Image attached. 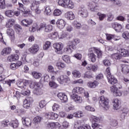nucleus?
<instances>
[{
    "label": "nucleus",
    "instance_id": "11",
    "mask_svg": "<svg viewBox=\"0 0 129 129\" xmlns=\"http://www.w3.org/2000/svg\"><path fill=\"white\" fill-rule=\"evenodd\" d=\"M45 116L48 119H56L58 118V114L54 112H47L45 113Z\"/></svg>",
    "mask_w": 129,
    "mask_h": 129
},
{
    "label": "nucleus",
    "instance_id": "56",
    "mask_svg": "<svg viewBox=\"0 0 129 129\" xmlns=\"http://www.w3.org/2000/svg\"><path fill=\"white\" fill-rule=\"evenodd\" d=\"M7 34L9 36H14V34H15V32H14V30L11 28H8L7 31Z\"/></svg>",
    "mask_w": 129,
    "mask_h": 129
},
{
    "label": "nucleus",
    "instance_id": "41",
    "mask_svg": "<svg viewBox=\"0 0 129 129\" xmlns=\"http://www.w3.org/2000/svg\"><path fill=\"white\" fill-rule=\"evenodd\" d=\"M73 26L76 28V29H80L81 28H82V26L81 25V24L79 22H78L77 21H75L73 22Z\"/></svg>",
    "mask_w": 129,
    "mask_h": 129
},
{
    "label": "nucleus",
    "instance_id": "42",
    "mask_svg": "<svg viewBox=\"0 0 129 129\" xmlns=\"http://www.w3.org/2000/svg\"><path fill=\"white\" fill-rule=\"evenodd\" d=\"M41 120H42V117L39 116H37L33 119V123L34 124H38L41 122Z\"/></svg>",
    "mask_w": 129,
    "mask_h": 129
},
{
    "label": "nucleus",
    "instance_id": "55",
    "mask_svg": "<svg viewBox=\"0 0 129 129\" xmlns=\"http://www.w3.org/2000/svg\"><path fill=\"white\" fill-rule=\"evenodd\" d=\"M51 46V42L50 41H46L45 44L43 45L44 50H48Z\"/></svg>",
    "mask_w": 129,
    "mask_h": 129
},
{
    "label": "nucleus",
    "instance_id": "14",
    "mask_svg": "<svg viewBox=\"0 0 129 129\" xmlns=\"http://www.w3.org/2000/svg\"><path fill=\"white\" fill-rule=\"evenodd\" d=\"M57 96L62 102H67L68 98L64 93H59L57 94Z\"/></svg>",
    "mask_w": 129,
    "mask_h": 129
},
{
    "label": "nucleus",
    "instance_id": "53",
    "mask_svg": "<svg viewBox=\"0 0 129 129\" xmlns=\"http://www.w3.org/2000/svg\"><path fill=\"white\" fill-rule=\"evenodd\" d=\"M62 59L66 62V63H69L71 62L70 57L69 55H66L62 56Z\"/></svg>",
    "mask_w": 129,
    "mask_h": 129
},
{
    "label": "nucleus",
    "instance_id": "22",
    "mask_svg": "<svg viewBox=\"0 0 129 129\" xmlns=\"http://www.w3.org/2000/svg\"><path fill=\"white\" fill-rule=\"evenodd\" d=\"M79 14L82 18H87V17H88V11L85 9H81V10L79 11Z\"/></svg>",
    "mask_w": 129,
    "mask_h": 129
},
{
    "label": "nucleus",
    "instance_id": "32",
    "mask_svg": "<svg viewBox=\"0 0 129 129\" xmlns=\"http://www.w3.org/2000/svg\"><path fill=\"white\" fill-rule=\"evenodd\" d=\"M14 24L15 20L13 19H10L8 20L6 24V28H11V27H13V26H14Z\"/></svg>",
    "mask_w": 129,
    "mask_h": 129
},
{
    "label": "nucleus",
    "instance_id": "12",
    "mask_svg": "<svg viewBox=\"0 0 129 129\" xmlns=\"http://www.w3.org/2000/svg\"><path fill=\"white\" fill-rule=\"evenodd\" d=\"M69 42V46H71L72 47V49H76V46L78 44H79L80 43V39L78 38H75L73 39V41H70Z\"/></svg>",
    "mask_w": 129,
    "mask_h": 129
},
{
    "label": "nucleus",
    "instance_id": "37",
    "mask_svg": "<svg viewBox=\"0 0 129 129\" xmlns=\"http://www.w3.org/2000/svg\"><path fill=\"white\" fill-rule=\"evenodd\" d=\"M32 75L34 77V78H35V79H40L41 77H42V74L40 73H38L37 72H33L32 73Z\"/></svg>",
    "mask_w": 129,
    "mask_h": 129
},
{
    "label": "nucleus",
    "instance_id": "33",
    "mask_svg": "<svg viewBox=\"0 0 129 129\" xmlns=\"http://www.w3.org/2000/svg\"><path fill=\"white\" fill-rule=\"evenodd\" d=\"M121 57H128L129 52L127 50L125 49H121L120 52Z\"/></svg>",
    "mask_w": 129,
    "mask_h": 129
},
{
    "label": "nucleus",
    "instance_id": "25",
    "mask_svg": "<svg viewBox=\"0 0 129 129\" xmlns=\"http://www.w3.org/2000/svg\"><path fill=\"white\" fill-rule=\"evenodd\" d=\"M71 97L76 102H81L82 101V98L77 95L76 93H73Z\"/></svg>",
    "mask_w": 129,
    "mask_h": 129
},
{
    "label": "nucleus",
    "instance_id": "3",
    "mask_svg": "<svg viewBox=\"0 0 129 129\" xmlns=\"http://www.w3.org/2000/svg\"><path fill=\"white\" fill-rule=\"evenodd\" d=\"M52 30L53 26L51 24L47 25L46 23H41L37 31H43L45 33H50Z\"/></svg>",
    "mask_w": 129,
    "mask_h": 129
},
{
    "label": "nucleus",
    "instance_id": "51",
    "mask_svg": "<svg viewBox=\"0 0 129 129\" xmlns=\"http://www.w3.org/2000/svg\"><path fill=\"white\" fill-rule=\"evenodd\" d=\"M114 19V16L112 14L109 13L107 14V19L108 22H112V21Z\"/></svg>",
    "mask_w": 129,
    "mask_h": 129
},
{
    "label": "nucleus",
    "instance_id": "13",
    "mask_svg": "<svg viewBox=\"0 0 129 129\" xmlns=\"http://www.w3.org/2000/svg\"><path fill=\"white\" fill-rule=\"evenodd\" d=\"M73 93H80V94H84L85 90L82 87H76L73 90Z\"/></svg>",
    "mask_w": 129,
    "mask_h": 129
},
{
    "label": "nucleus",
    "instance_id": "31",
    "mask_svg": "<svg viewBox=\"0 0 129 129\" xmlns=\"http://www.w3.org/2000/svg\"><path fill=\"white\" fill-rule=\"evenodd\" d=\"M99 83L96 81H94L93 82H89L87 83V86L90 88H95L97 85H98Z\"/></svg>",
    "mask_w": 129,
    "mask_h": 129
},
{
    "label": "nucleus",
    "instance_id": "38",
    "mask_svg": "<svg viewBox=\"0 0 129 129\" xmlns=\"http://www.w3.org/2000/svg\"><path fill=\"white\" fill-rule=\"evenodd\" d=\"M122 72L124 74H127L129 72V66L125 64L122 65Z\"/></svg>",
    "mask_w": 129,
    "mask_h": 129
},
{
    "label": "nucleus",
    "instance_id": "63",
    "mask_svg": "<svg viewBox=\"0 0 129 129\" xmlns=\"http://www.w3.org/2000/svg\"><path fill=\"white\" fill-rule=\"evenodd\" d=\"M72 48V46L69 45V42L68 43V46L66 48H64V52H69V51H71Z\"/></svg>",
    "mask_w": 129,
    "mask_h": 129
},
{
    "label": "nucleus",
    "instance_id": "39",
    "mask_svg": "<svg viewBox=\"0 0 129 129\" xmlns=\"http://www.w3.org/2000/svg\"><path fill=\"white\" fill-rule=\"evenodd\" d=\"M5 14L7 17L9 18H12V17L15 16V13H14V11L13 10H7L5 12Z\"/></svg>",
    "mask_w": 129,
    "mask_h": 129
},
{
    "label": "nucleus",
    "instance_id": "60",
    "mask_svg": "<svg viewBox=\"0 0 129 129\" xmlns=\"http://www.w3.org/2000/svg\"><path fill=\"white\" fill-rule=\"evenodd\" d=\"M61 14H62V11H61V10L59 9L55 10L53 13L54 16H60Z\"/></svg>",
    "mask_w": 129,
    "mask_h": 129
},
{
    "label": "nucleus",
    "instance_id": "35",
    "mask_svg": "<svg viewBox=\"0 0 129 129\" xmlns=\"http://www.w3.org/2000/svg\"><path fill=\"white\" fill-rule=\"evenodd\" d=\"M88 55L92 63H94L96 61L97 56L95 55V54L94 53H90Z\"/></svg>",
    "mask_w": 129,
    "mask_h": 129
},
{
    "label": "nucleus",
    "instance_id": "43",
    "mask_svg": "<svg viewBox=\"0 0 129 129\" xmlns=\"http://www.w3.org/2000/svg\"><path fill=\"white\" fill-rule=\"evenodd\" d=\"M72 74L74 77L76 78H80L81 77V74L80 72L77 71H74L72 72Z\"/></svg>",
    "mask_w": 129,
    "mask_h": 129
},
{
    "label": "nucleus",
    "instance_id": "15",
    "mask_svg": "<svg viewBox=\"0 0 129 129\" xmlns=\"http://www.w3.org/2000/svg\"><path fill=\"white\" fill-rule=\"evenodd\" d=\"M33 24V20L32 19H24L21 21L22 26L24 27H30Z\"/></svg>",
    "mask_w": 129,
    "mask_h": 129
},
{
    "label": "nucleus",
    "instance_id": "40",
    "mask_svg": "<svg viewBox=\"0 0 129 129\" xmlns=\"http://www.w3.org/2000/svg\"><path fill=\"white\" fill-rule=\"evenodd\" d=\"M11 126H12L13 128H17L19 126V122L18 120L12 121L9 123Z\"/></svg>",
    "mask_w": 129,
    "mask_h": 129
},
{
    "label": "nucleus",
    "instance_id": "21",
    "mask_svg": "<svg viewBox=\"0 0 129 129\" xmlns=\"http://www.w3.org/2000/svg\"><path fill=\"white\" fill-rule=\"evenodd\" d=\"M22 120L24 125H25V126H31L32 120L30 118L23 117L22 118Z\"/></svg>",
    "mask_w": 129,
    "mask_h": 129
},
{
    "label": "nucleus",
    "instance_id": "18",
    "mask_svg": "<svg viewBox=\"0 0 129 129\" xmlns=\"http://www.w3.org/2000/svg\"><path fill=\"white\" fill-rule=\"evenodd\" d=\"M111 26L113 29H114L116 32H120L121 29H122V26L119 23H112Z\"/></svg>",
    "mask_w": 129,
    "mask_h": 129
},
{
    "label": "nucleus",
    "instance_id": "7",
    "mask_svg": "<svg viewBox=\"0 0 129 129\" xmlns=\"http://www.w3.org/2000/svg\"><path fill=\"white\" fill-rule=\"evenodd\" d=\"M63 44L61 43H56L53 44V48L55 49V52L57 54H62V49H63Z\"/></svg>",
    "mask_w": 129,
    "mask_h": 129
},
{
    "label": "nucleus",
    "instance_id": "57",
    "mask_svg": "<svg viewBox=\"0 0 129 129\" xmlns=\"http://www.w3.org/2000/svg\"><path fill=\"white\" fill-rule=\"evenodd\" d=\"M85 108L86 110H87L88 111H95V108L93 107H91L90 105L86 106Z\"/></svg>",
    "mask_w": 129,
    "mask_h": 129
},
{
    "label": "nucleus",
    "instance_id": "46",
    "mask_svg": "<svg viewBox=\"0 0 129 129\" xmlns=\"http://www.w3.org/2000/svg\"><path fill=\"white\" fill-rule=\"evenodd\" d=\"M39 30V28H38V25L37 24H34L32 26V28H29V31L32 33H34V32H36V30Z\"/></svg>",
    "mask_w": 129,
    "mask_h": 129
},
{
    "label": "nucleus",
    "instance_id": "34",
    "mask_svg": "<svg viewBox=\"0 0 129 129\" xmlns=\"http://www.w3.org/2000/svg\"><path fill=\"white\" fill-rule=\"evenodd\" d=\"M84 116L83 112L82 111H79L74 113V117H77L78 118H80Z\"/></svg>",
    "mask_w": 129,
    "mask_h": 129
},
{
    "label": "nucleus",
    "instance_id": "49",
    "mask_svg": "<svg viewBox=\"0 0 129 129\" xmlns=\"http://www.w3.org/2000/svg\"><path fill=\"white\" fill-rule=\"evenodd\" d=\"M122 37L125 40H128V39H129V32H128V31H124L122 34Z\"/></svg>",
    "mask_w": 129,
    "mask_h": 129
},
{
    "label": "nucleus",
    "instance_id": "62",
    "mask_svg": "<svg viewBox=\"0 0 129 129\" xmlns=\"http://www.w3.org/2000/svg\"><path fill=\"white\" fill-rule=\"evenodd\" d=\"M78 129H91V126L89 125H84L78 127Z\"/></svg>",
    "mask_w": 129,
    "mask_h": 129
},
{
    "label": "nucleus",
    "instance_id": "50",
    "mask_svg": "<svg viewBox=\"0 0 129 129\" xmlns=\"http://www.w3.org/2000/svg\"><path fill=\"white\" fill-rule=\"evenodd\" d=\"M44 14L47 15V16L51 15V8L49 6H47L45 8Z\"/></svg>",
    "mask_w": 129,
    "mask_h": 129
},
{
    "label": "nucleus",
    "instance_id": "44",
    "mask_svg": "<svg viewBox=\"0 0 129 129\" xmlns=\"http://www.w3.org/2000/svg\"><path fill=\"white\" fill-rule=\"evenodd\" d=\"M90 119L92 120V121H94L95 122H98L100 120L99 117L94 115H91L90 117Z\"/></svg>",
    "mask_w": 129,
    "mask_h": 129
},
{
    "label": "nucleus",
    "instance_id": "1",
    "mask_svg": "<svg viewBox=\"0 0 129 129\" xmlns=\"http://www.w3.org/2000/svg\"><path fill=\"white\" fill-rule=\"evenodd\" d=\"M58 4L59 6L63 8H68V9H73L74 8V3L71 0H59Z\"/></svg>",
    "mask_w": 129,
    "mask_h": 129
},
{
    "label": "nucleus",
    "instance_id": "26",
    "mask_svg": "<svg viewBox=\"0 0 129 129\" xmlns=\"http://www.w3.org/2000/svg\"><path fill=\"white\" fill-rule=\"evenodd\" d=\"M47 126L50 129L58 128L60 126V124L58 122H51L47 124Z\"/></svg>",
    "mask_w": 129,
    "mask_h": 129
},
{
    "label": "nucleus",
    "instance_id": "23",
    "mask_svg": "<svg viewBox=\"0 0 129 129\" xmlns=\"http://www.w3.org/2000/svg\"><path fill=\"white\" fill-rule=\"evenodd\" d=\"M40 4V1H37L36 0H32L31 2V9L32 11H35V9L36 8L39 7V4Z\"/></svg>",
    "mask_w": 129,
    "mask_h": 129
},
{
    "label": "nucleus",
    "instance_id": "17",
    "mask_svg": "<svg viewBox=\"0 0 129 129\" xmlns=\"http://www.w3.org/2000/svg\"><path fill=\"white\" fill-rule=\"evenodd\" d=\"M66 25V22L63 19H58L56 22V25L59 29H63Z\"/></svg>",
    "mask_w": 129,
    "mask_h": 129
},
{
    "label": "nucleus",
    "instance_id": "8",
    "mask_svg": "<svg viewBox=\"0 0 129 129\" xmlns=\"http://www.w3.org/2000/svg\"><path fill=\"white\" fill-rule=\"evenodd\" d=\"M40 50V47L37 44H33L28 49V51L30 54H36Z\"/></svg>",
    "mask_w": 129,
    "mask_h": 129
},
{
    "label": "nucleus",
    "instance_id": "59",
    "mask_svg": "<svg viewBox=\"0 0 129 129\" xmlns=\"http://www.w3.org/2000/svg\"><path fill=\"white\" fill-rule=\"evenodd\" d=\"M60 108V105L57 103H54L52 106V110L53 111H56V110H58Z\"/></svg>",
    "mask_w": 129,
    "mask_h": 129
},
{
    "label": "nucleus",
    "instance_id": "5",
    "mask_svg": "<svg viewBox=\"0 0 129 129\" xmlns=\"http://www.w3.org/2000/svg\"><path fill=\"white\" fill-rule=\"evenodd\" d=\"M32 98H27L23 101V107L26 109H30L32 107Z\"/></svg>",
    "mask_w": 129,
    "mask_h": 129
},
{
    "label": "nucleus",
    "instance_id": "24",
    "mask_svg": "<svg viewBox=\"0 0 129 129\" xmlns=\"http://www.w3.org/2000/svg\"><path fill=\"white\" fill-rule=\"evenodd\" d=\"M113 106L115 109H118L120 106V101L118 99H114L112 101Z\"/></svg>",
    "mask_w": 129,
    "mask_h": 129
},
{
    "label": "nucleus",
    "instance_id": "28",
    "mask_svg": "<svg viewBox=\"0 0 129 129\" xmlns=\"http://www.w3.org/2000/svg\"><path fill=\"white\" fill-rule=\"evenodd\" d=\"M95 53L97 54V58L98 59L101 58L102 57V51H101L100 49L97 48L96 47L93 48Z\"/></svg>",
    "mask_w": 129,
    "mask_h": 129
},
{
    "label": "nucleus",
    "instance_id": "4",
    "mask_svg": "<svg viewBox=\"0 0 129 129\" xmlns=\"http://www.w3.org/2000/svg\"><path fill=\"white\" fill-rule=\"evenodd\" d=\"M30 88H33L34 93L36 94L37 95H41V93H40V84L37 82H34L33 83H31L30 85Z\"/></svg>",
    "mask_w": 129,
    "mask_h": 129
},
{
    "label": "nucleus",
    "instance_id": "16",
    "mask_svg": "<svg viewBox=\"0 0 129 129\" xmlns=\"http://www.w3.org/2000/svg\"><path fill=\"white\" fill-rule=\"evenodd\" d=\"M118 122L117 120L114 119H110L109 121V128H112V127H115L117 126Z\"/></svg>",
    "mask_w": 129,
    "mask_h": 129
},
{
    "label": "nucleus",
    "instance_id": "61",
    "mask_svg": "<svg viewBox=\"0 0 129 129\" xmlns=\"http://www.w3.org/2000/svg\"><path fill=\"white\" fill-rule=\"evenodd\" d=\"M0 9H6V2L5 0H0Z\"/></svg>",
    "mask_w": 129,
    "mask_h": 129
},
{
    "label": "nucleus",
    "instance_id": "48",
    "mask_svg": "<svg viewBox=\"0 0 129 129\" xmlns=\"http://www.w3.org/2000/svg\"><path fill=\"white\" fill-rule=\"evenodd\" d=\"M97 16H98L99 21H103L104 18H106V15L101 14V13H98Z\"/></svg>",
    "mask_w": 129,
    "mask_h": 129
},
{
    "label": "nucleus",
    "instance_id": "10",
    "mask_svg": "<svg viewBox=\"0 0 129 129\" xmlns=\"http://www.w3.org/2000/svg\"><path fill=\"white\" fill-rule=\"evenodd\" d=\"M88 7L91 12H96L98 10L97 4L94 2H90L88 4Z\"/></svg>",
    "mask_w": 129,
    "mask_h": 129
},
{
    "label": "nucleus",
    "instance_id": "36",
    "mask_svg": "<svg viewBox=\"0 0 129 129\" xmlns=\"http://www.w3.org/2000/svg\"><path fill=\"white\" fill-rule=\"evenodd\" d=\"M55 66L57 67L58 69H61V68H65L66 67V64L64 62L61 61H57L55 63Z\"/></svg>",
    "mask_w": 129,
    "mask_h": 129
},
{
    "label": "nucleus",
    "instance_id": "52",
    "mask_svg": "<svg viewBox=\"0 0 129 129\" xmlns=\"http://www.w3.org/2000/svg\"><path fill=\"white\" fill-rule=\"evenodd\" d=\"M17 86L22 89H26V85L24 84L23 82H18L17 83Z\"/></svg>",
    "mask_w": 129,
    "mask_h": 129
},
{
    "label": "nucleus",
    "instance_id": "27",
    "mask_svg": "<svg viewBox=\"0 0 129 129\" xmlns=\"http://www.w3.org/2000/svg\"><path fill=\"white\" fill-rule=\"evenodd\" d=\"M108 81L110 84L114 85L117 83V80L113 76H111L110 77H108L107 78Z\"/></svg>",
    "mask_w": 129,
    "mask_h": 129
},
{
    "label": "nucleus",
    "instance_id": "19",
    "mask_svg": "<svg viewBox=\"0 0 129 129\" xmlns=\"http://www.w3.org/2000/svg\"><path fill=\"white\" fill-rule=\"evenodd\" d=\"M11 52H12V48L11 47H5L2 49L1 54L3 56H7V55L11 54Z\"/></svg>",
    "mask_w": 129,
    "mask_h": 129
},
{
    "label": "nucleus",
    "instance_id": "54",
    "mask_svg": "<svg viewBox=\"0 0 129 129\" xmlns=\"http://www.w3.org/2000/svg\"><path fill=\"white\" fill-rule=\"evenodd\" d=\"M39 105L40 108H44L47 105V102L45 100H42L39 102Z\"/></svg>",
    "mask_w": 129,
    "mask_h": 129
},
{
    "label": "nucleus",
    "instance_id": "64",
    "mask_svg": "<svg viewBox=\"0 0 129 129\" xmlns=\"http://www.w3.org/2000/svg\"><path fill=\"white\" fill-rule=\"evenodd\" d=\"M65 109L66 111H70V110H74L75 108H74V106H69L66 107Z\"/></svg>",
    "mask_w": 129,
    "mask_h": 129
},
{
    "label": "nucleus",
    "instance_id": "58",
    "mask_svg": "<svg viewBox=\"0 0 129 129\" xmlns=\"http://www.w3.org/2000/svg\"><path fill=\"white\" fill-rule=\"evenodd\" d=\"M49 85L51 88H57V87H58V85L54 82H50Z\"/></svg>",
    "mask_w": 129,
    "mask_h": 129
},
{
    "label": "nucleus",
    "instance_id": "29",
    "mask_svg": "<svg viewBox=\"0 0 129 129\" xmlns=\"http://www.w3.org/2000/svg\"><path fill=\"white\" fill-rule=\"evenodd\" d=\"M22 65V61H18L16 63H11L10 66L11 69L12 70H16L17 68H19L20 66Z\"/></svg>",
    "mask_w": 129,
    "mask_h": 129
},
{
    "label": "nucleus",
    "instance_id": "47",
    "mask_svg": "<svg viewBox=\"0 0 129 129\" xmlns=\"http://www.w3.org/2000/svg\"><path fill=\"white\" fill-rule=\"evenodd\" d=\"M111 57L113 58V59H115V60H118V59L121 58V55L118 53H116L112 54L111 55Z\"/></svg>",
    "mask_w": 129,
    "mask_h": 129
},
{
    "label": "nucleus",
    "instance_id": "2",
    "mask_svg": "<svg viewBox=\"0 0 129 129\" xmlns=\"http://www.w3.org/2000/svg\"><path fill=\"white\" fill-rule=\"evenodd\" d=\"M99 102L101 106H102L106 110H107L109 108V100L104 97V96H101Z\"/></svg>",
    "mask_w": 129,
    "mask_h": 129
},
{
    "label": "nucleus",
    "instance_id": "45",
    "mask_svg": "<svg viewBox=\"0 0 129 129\" xmlns=\"http://www.w3.org/2000/svg\"><path fill=\"white\" fill-rule=\"evenodd\" d=\"M84 78H89V79L93 78L92 73L90 71L86 72L84 76Z\"/></svg>",
    "mask_w": 129,
    "mask_h": 129
},
{
    "label": "nucleus",
    "instance_id": "30",
    "mask_svg": "<svg viewBox=\"0 0 129 129\" xmlns=\"http://www.w3.org/2000/svg\"><path fill=\"white\" fill-rule=\"evenodd\" d=\"M87 70H92L94 72H95L98 69V66L97 64H89L86 67Z\"/></svg>",
    "mask_w": 129,
    "mask_h": 129
},
{
    "label": "nucleus",
    "instance_id": "6",
    "mask_svg": "<svg viewBox=\"0 0 129 129\" xmlns=\"http://www.w3.org/2000/svg\"><path fill=\"white\" fill-rule=\"evenodd\" d=\"M6 79L5 75H2L0 76V82H3V84H7L9 87L11 86V84L15 83L16 82V80H7V81H4Z\"/></svg>",
    "mask_w": 129,
    "mask_h": 129
},
{
    "label": "nucleus",
    "instance_id": "9",
    "mask_svg": "<svg viewBox=\"0 0 129 129\" xmlns=\"http://www.w3.org/2000/svg\"><path fill=\"white\" fill-rule=\"evenodd\" d=\"M57 81L59 82L60 84H65V83H67L68 81H70V79L68 76L61 75L57 78Z\"/></svg>",
    "mask_w": 129,
    "mask_h": 129
},
{
    "label": "nucleus",
    "instance_id": "20",
    "mask_svg": "<svg viewBox=\"0 0 129 129\" xmlns=\"http://www.w3.org/2000/svg\"><path fill=\"white\" fill-rule=\"evenodd\" d=\"M65 17L68 20H74L75 19V15L72 11H69L65 14Z\"/></svg>",
    "mask_w": 129,
    "mask_h": 129
}]
</instances>
